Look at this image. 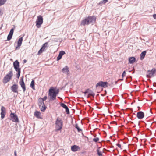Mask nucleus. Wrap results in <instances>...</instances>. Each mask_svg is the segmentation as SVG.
<instances>
[{"mask_svg": "<svg viewBox=\"0 0 156 156\" xmlns=\"http://www.w3.org/2000/svg\"><path fill=\"white\" fill-rule=\"evenodd\" d=\"M59 92V89H56L55 88L53 87H51L49 89L48 91V95L50 97V99L52 101L56 99V97L58 94Z\"/></svg>", "mask_w": 156, "mask_h": 156, "instance_id": "nucleus-1", "label": "nucleus"}, {"mask_svg": "<svg viewBox=\"0 0 156 156\" xmlns=\"http://www.w3.org/2000/svg\"><path fill=\"white\" fill-rule=\"evenodd\" d=\"M96 20V18L94 16H89L81 21L80 25L83 26L86 25H88L95 22Z\"/></svg>", "mask_w": 156, "mask_h": 156, "instance_id": "nucleus-2", "label": "nucleus"}, {"mask_svg": "<svg viewBox=\"0 0 156 156\" xmlns=\"http://www.w3.org/2000/svg\"><path fill=\"white\" fill-rule=\"evenodd\" d=\"M62 121L59 117H58L55 122V127L56 130H60L62 128Z\"/></svg>", "mask_w": 156, "mask_h": 156, "instance_id": "nucleus-3", "label": "nucleus"}, {"mask_svg": "<svg viewBox=\"0 0 156 156\" xmlns=\"http://www.w3.org/2000/svg\"><path fill=\"white\" fill-rule=\"evenodd\" d=\"M10 120H11L12 122L16 123L20 121L17 115L14 113L11 112L10 115Z\"/></svg>", "mask_w": 156, "mask_h": 156, "instance_id": "nucleus-4", "label": "nucleus"}, {"mask_svg": "<svg viewBox=\"0 0 156 156\" xmlns=\"http://www.w3.org/2000/svg\"><path fill=\"white\" fill-rule=\"evenodd\" d=\"M43 22V18L40 15L37 17V19L36 22V26L38 28L40 27L41 25Z\"/></svg>", "mask_w": 156, "mask_h": 156, "instance_id": "nucleus-5", "label": "nucleus"}, {"mask_svg": "<svg viewBox=\"0 0 156 156\" xmlns=\"http://www.w3.org/2000/svg\"><path fill=\"white\" fill-rule=\"evenodd\" d=\"M108 85V83L106 82L100 81L96 85V87H97L98 86H101L104 88H106Z\"/></svg>", "mask_w": 156, "mask_h": 156, "instance_id": "nucleus-6", "label": "nucleus"}, {"mask_svg": "<svg viewBox=\"0 0 156 156\" xmlns=\"http://www.w3.org/2000/svg\"><path fill=\"white\" fill-rule=\"evenodd\" d=\"M13 66L16 71L21 70L20 68V63L17 60H16L13 62Z\"/></svg>", "mask_w": 156, "mask_h": 156, "instance_id": "nucleus-7", "label": "nucleus"}, {"mask_svg": "<svg viewBox=\"0 0 156 156\" xmlns=\"http://www.w3.org/2000/svg\"><path fill=\"white\" fill-rule=\"evenodd\" d=\"M18 86L17 84H14L11 87V90L12 92L14 93H18Z\"/></svg>", "mask_w": 156, "mask_h": 156, "instance_id": "nucleus-8", "label": "nucleus"}, {"mask_svg": "<svg viewBox=\"0 0 156 156\" xmlns=\"http://www.w3.org/2000/svg\"><path fill=\"white\" fill-rule=\"evenodd\" d=\"M1 118L2 119H4L5 117L6 114V109L4 106H2L1 108Z\"/></svg>", "mask_w": 156, "mask_h": 156, "instance_id": "nucleus-9", "label": "nucleus"}, {"mask_svg": "<svg viewBox=\"0 0 156 156\" xmlns=\"http://www.w3.org/2000/svg\"><path fill=\"white\" fill-rule=\"evenodd\" d=\"M23 40V38L22 37H21L19 38V39L17 41V46L15 48V50H17L18 49H19L20 48V47L22 44Z\"/></svg>", "mask_w": 156, "mask_h": 156, "instance_id": "nucleus-10", "label": "nucleus"}, {"mask_svg": "<svg viewBox=\"0 0 156 156\" xmlns=\"http://www.w3.org/2000/svg\"><path fill=\"white\" fill-rule=\"evenodd\" d=\"M62 72L66 73L68 76H69L70 74V72L68 67L66 66L63 68L62 70Z\"/></svg>", "mask_w": 156, "mask_h": 156, "instance_id": "nucleus-11", "label": "nucleus"}, {"mask_svg": "<svg viewBox=\"0 0 156 156\" xmlns=\"http://www.w3.org/2000/svg\"><path fill=\"white\" fill-rule=\"evenodd\" d=\"M144 116V114L142 111H139L137 113V117L140 119H142Z\"/></svg>", "mask_w": 156, "mask_h": 156, "instance_id": "nucleus-12", "label": "nucleus"}, {"mask_svg": "<svg viewBox=\"0 0 156 156\" xmlns=\"http://www.w3.org/2000/svg\"><path fill=\"white\" fill-rule=\"evenodd\" d=\"M148 72H149V74L147 75V78H150L151 76H153V75L156 72V70L152 69L151 70H148Z\"/></svg>", "mask_w": 156, "mask_h": 156, "instance_id": "nucleus-13", "label": "nucleus"}, {"mask_svg": "<svg viewBox=\"0 0 156 156\" xmlns=\"http://www.w3.org/2000/svg\"><path fill=\"white\" fill-rule=\"evenodd\" d=\"M65 54V52L63 51H60L58 56L57 58V60L58 61L62 58V56Z\"/></svg>", "mask_w": 156, "mask_h": 156, "instance_id": "nucleus-14", "label": "nucleus"}, {"mask_svg": "<svg viewBox=\"0 0 156 156\" xmlns=\"http://www.w3.org/2000/svg\"><path fill=\"white\" fill-rule=\"evenodd\" d=\"M80 149V147L76 145H73L71 147V150L74 152L79 151Z\"/></svg>", "mask_w": 156, "mask_h": 156, "instance_id": "nucleus-15", "label": "nucleus"}, {"mask_svg": "<svg viewBox=\"0 0 156 156\" xmlns=\"http://www.w3.org/2000/svg\"><path fill=\"white\" fill-rule=\"evenodd\" d=\"M10 79H9L8 77H7L6 76L4 77L2 82L4 84L8 82L10 80Z\"/></svg>", "mask_w": 156, "mask_h": 156, "instance_id": "nucleus-16", "label": "nucleus"}, {"mask_svg": "<svg viewBox=\"0 0 156 156\" xmlns=\"http://www.w3.org/2000/svg\"><path fill=\"white\" fill-rule=\"evenodd\" d=\"M136 60V58L134 57H130L129 58V62L130 64H133L134 63Z\"/></svg>", "mask_w": 156, "mask_h": 156, "instance_id": "nucleus-17", "label": "nucleus"}, {"mask_svg": "<svg viewBox=\"0 0 156 156\" xmlns=\"http://www.w3.org/2000/svg\"><path fill=\"white\" fill-rule=\"evenodd\" d=\"M38 105L39 107H40L41 105H42L44 104V101L42 99V98H40L38 100Z\"/></svg>", "mask_w": 156, "mask_h": 156, "instance_id": "nucleus-18", "label": "nucleus"}, {"mask_svg": "<svg viewBox=\"0 0 156 156\" xmlns=\"http://www.w3.org/2000/svg\"><path fill=\"white\" fill-rule=\"evenodd\" d=\"M146 53V51H144L141 53L140 54V59L141 60H142L145 57V56Z\"/></svg>", "mask_w": 156, "mask_h": 156, "instance_id": "nucleus-19", "label": "nucleus"}, {"mask_svg": "<svg viewBox=\"0 0 156 156\" xmlns=\"http://www.w3.org/2000/svg\"><path fill=\"white\" fill-rule=\"evenodd\" d=\"M13 75V74L12 73V70H11L5 76L8 77L9 79H11Z\"/></svg>", "mask_w": 156, "mask_h": 156, "instance_id": "nucleus-20", "label": "nucleus"}, {"mask_svg": "<svg viewBox=\"0 0 156 156\" xmlns=\"http://www.w3.org/2000/svg\"><path fill=\"white\" fill-rule=\"evenodd\" d=\"M34 116L38 118H40L41 115V113L40 112L38 111H36L34 113Z\"/></svg>", "mask_w": 156, "mask_h": 156, "instance_id": "nucleus-21", "label": "nucleus"}, {"mask_svg": "<svg viewBox=\"0 0 156 156\" xmlns=\"http://www.w3.org/2000/svg\"><path fill=\"white\" fill-rule=\"evenodd\" d=\"M21 87L23 89V91L24 92H25L26 91V86L25 84L24 83H19Z\"/></svg>", "mask_w": 156, "mask_h": 156, "instance_id": "nucleus-22", "label": "nucleus"}, {"mask_svg": "<svg viewBox=\"0 0 156 156\" xmlns=\"http://www.w3.org/2000/svg\"><path fill=\"white\" fill-rule=\"evenodd\" d=\"M41 111L44 112L46 109L47 107L45 106V104L42 105L40 107H39Z\"/></svg>", "mask_w": 156, "mask_h": 156, "instance_id": "nucleus-23", "label": "nucleus"}, {"mask_svg": "<svg viewBox=\"0 0 156 156\" xmlns=\"http://www.w3.org/2000/svg\"><path fill=\"white\" fill-rule=\"evenodd\" d=\"M34 80H32L31 82L30 87L33 90H35V85H34Z\"/></svg>", "mask_w": 156, "mask_h": 156, "instance_id": "nucleus-24", "label": "nucleus"}, {"mask_svg": "<svg viewBox=\"0 0 156 156\" xmlns=\"http://www.w3.org/2000/svg\"><path fill=\"white\" fill-rule=\"evenodd\" d=\"M89 95L92 96L93 98H94V97L95 95V93L91 90H89Z\"/></svg>", "mask_w": 156, "mask_h": 156, "instance_id": "nucleus-25", "label": "nucleus"}, {"mask_svg": "<svg viewBox=\"0 0 156 156\" xmlns=\"http://www.w3.org/2000/svg\"><path fill=\"white\" fill-rule=\"evenodd\" d=\"M45 50V49L44 48H43V47H41L40 50L38 51V55H40L41 53L43 51Z\"/></svg>", "mask_w": 156, "mask_h": 156, "instance_id": "nucleus-26", "label": "nucleus"}, {"mask_svg": "<svg viewBox=\"0 0 156 156\" xmlns=\"http://www.w3.org/2000/svg\"><path fill=\"white\" fill-rule=\"evenodd\" d=\"M6 1V0H0V6L3 5Z\"/></svg>", "mask_w": 156, "mask_h": 156, "instance_id": "nucleus-27", "label": "nucleus"}, {"mask_svg": "<svg viewBox=\"0 0 156 156\" xmlns=\"http://www.w3.org/2000/svg\"><path fill=\"white\" fill-rule=\"evenodd\" d=\"M108 1V0H103L102 1H101L99 3V5H102V4H105Z\"/></svg>", "mask_w": 156, "mask_h": 156, "instance_id": "nucleus-28", "label": "nucleus"}, {"mask_svg": "<svg viewBox=\"0 0 156 156\" xmlns=\"http://www.w3.org/2000/svg\"><path fill=\"white\" fill-rule=\"evenodd\" d=\"M75 127V128L77 129V131H78V132H80V131H82V129L79 127V126H78V125L77 124H76Z\"/></svg>", "mask_w": 156, "mask_h": 156, "instance_id": "nucleus-29", "label": "nucleus"}, {"mask_svg": "<svg viewBox=\"0 0 156 156\" xmlns=\"http://www.w3.org/2000/svg\"><path fill=\"white\" fill-rule=\"evenodd\" d=\"M12 35H13L9 34L7 36V40L8 41L10 40L12 38Z\"/></svg>", "mask_w": 156, "mask_h": 156, "instance_id": "nucleus-30", "label": "nucleus"}, {"mask_svg": "<svg viewBox=\"0 0 156 156\" xmlns=\"http://www.w3.org/2000/svg\"><path fill=\"white\" fill-rule=\"evenodd\" d=\"M17 72V77L19 79L20 76V74L21 73V70H20L19 71H16Z\"/></svg>", "mask_w": 156, "mask_h": 156, "instance_id": "nucleus-31", "label": "nucleus"}, {"mask_svg": "<svg viewBox=\"0 0 156 156\" xmlns=\"http://www.w3.org/2000/svg\"><path fill=\"white\" fill-rule=\"evenodd\" d=\"M48 47V42H46L44 43L42 45V47H43V48H45Z\"/></svg>", "mask_w": 156, "mask_h": 156, "instance_id": "nucleus-32", "label": "nucleus"}, {"mask_svg": "<svg viewBox=\"0 0 156 156\" xmlns=\"http://www.w3.org/2000/svg\"><path fill=\"white\" fill-rule=\"evenodd\" d=\"M60 105L61 106L64 108H65L67 107L66 105L65 104L63 103H60Z\"/></svg>", "mask_w": 156, "mask_h": 156, "instance_id": "nucleus-33", "label": "nucleus"}, {"mask_svg": "<svg viewBox=\"0 0 156 156\" xmlns=\"http://www.w3.org/2000/svg\"><path fill=\"white\" fill-rule=\"evenodd\" d=\"M97 154L99 156H102L101 152L99 151V150L98 149L97 150Z\"/></svg>", "mask_w": 156, "mask_h": 156, "instance_id": "nucleus-34", "label": "nucleus"}, {"mask_svg": "<svg viewBox=\"0 0 156 156\" xmlns=\"http://www.w3.org/2000/svg\"><path fill=\"white\" fill-rule=\"evenodd\" d=\"M64 109L66 110V113L67 114H69V109L68 107H67L66 108H65Z\"/></svg>", "mask_w": 156, "mask_h": 156, "instance_id": "nucleus-35", "label": "nucleus"}, {"mask_svg": "<svg viewBox=\"0 0 156 156\" xmlns=\"http://www.w3.org/2000/svg\"><path fill=\"white\" fill-rule=\"evenodd\" d=\"M99 140V138L97 137L96 138H94L93 139V141L95 142L96 143L98 142Z\"/></svg>", "mask_w": 156, "mask_h": 156, "instance_id": "nucleus-36", "label": "nucleus"}, {"mask_svg": "<svg viewBox=\"0 0 156 156\" xmlns=\"http://www.w3.org/2000/svg\"><path fill=\"white\" fill-rule=\"evenodd\" d=\"M13 32H14V29L13 28H12L10 30V31L9 32V34H11L12 35H13Z\"/></svg>", "mask_w": 156, "mask_h": 156, "instance_id": "nucleus-37", "label": "nucleus"}, {"mask_svg": "<svg viewBox=\"0 0 156 156\" xmlns=\"http://www.w3.org/2000/svg\"><path fill=\"white\" fill-rule=\"evenodd\" d=\"M24 83L23 80V76H22L21 78L19 83Z\"/></svg>", "mask_w": 156, "mask_h": 156, "instance_id": "nucleus-38", "label": "nucleus"}, {"mask_svg": "<svg viewBox=\"0 0 156 156\" xmlns=\"http://www.w3.org/2000/svg\"><path fill=\"white\" fill-rule=\"evenodd\" d=\"M89 90H90L89 89H87L85 91L83 92V93L85 94H86L89 92Z\"/></svg>", "mask_w": 156, "mask_h": 156, "instance_id": "nucleus-39", "label": "nucleus"}, {"mask_svg": "<svg viewBox=\"0 0 156 156\" xmlns=\"http://www.w3.org/2000/svg\"><path fill=\"white\" fill-rule=\"evenodd\" d=\"M126 74V73L125 71H124L122 73V77H123L124 76H125Z\"/></svg>", "mask_w": 156, "mask_h": 156, "instance_id": "nucleus-40", "label": "nucleus"}, {"mask_svg": "<svg viewBox=\"0 0 156 156\" xmlns=\"http://www.w3.org/2000/svg\"><path fill=\"white\" fill-rule=\"evenodd\" d=\"M47 99V97L46 96H45L44 98H42V100H43V101H44L46 100V99Z\"/></svg>", "mask_w": 156, "mask_h": 156, "instance_id": "nucleus-41", "label": "nucleus"}, {"mask_svg": "<svg viewBox=\"0 0 156 156\" xmlns=\"http://www.w3.org/2000/svg\"><path fill=\"white\" fill-rule=\"evenodd\" d=\"M153 16L154 19L156 20V14H153Z\"/></svg>", "mask_w": 156, "mask_h": 156, "instance_id": "nucleus-42", "label": "nucleus"}, {"mask_svg": "<svg viewBox=\"0 0 156 156\" xmlns=\"http://www.w3.org/2000/svg\"><path fill=\"white\" fill-rule=\"evenodd\" d=\"M116 146H118L119 147L121 148V145L120 144H116Z\"/></svg>", "mask_w": 156, "mask_h": 156, "instance_id": "nucleus-43", "label": "nucleus"}, {"mask_svg": "<svg viewBox=\"0 0 156 156\" xmlns=\"http://www.w3.org/2000/svg\"><path fill=\"white\" fill-rule=\"evenodd\" d=\"M14 155L15 156H17L16 151H14Z\"/></svg>", "mask_w": 156, "mask_h": 156, "instance_id": "nucleus-44", "label": "nucleus"}, {"mask_svg": "<svg viewBox=\"0 0 156 156\" xmlns=\"http://www.w3.org/2000/svg\"><path fill=\"white\" fill-rule=\"evenodd\" d=\"M26 62H27V60H26L25 59L23 60V63H26Z\"/></svg>", "mask_w": 156, "mask_h": 156, "instance_id": "nucleus-45", "label": "nucleus"}, {"mask_svg": "<svg viewBox=\"0 0 156 156\" xmlns=\"http://www.w3.org/2000/svg\"><path fill=\"white\" fill-rule=\"evenodd\" d=\"M156 83L155 82L154 83H153V85L154 86H156Z\"/></svg>", "mask_w": 156, "mask_h": 156, "instance_id": "nucleus-46", "label": "nucleus"}, {"mask_svg": "<svg viewBox=\"0 0 156 156\" xmlns=\"http://www.w3.org/2000/svg\"><path fill=\"white\" fill-rule=\"evenodd\" d=\"M137 108H138V110H140V108H140V107H139V106H138V107H137Z\"/></svg>", "mask_w": 156, "mask_h": 156, "instance_id": "nucleus-47", "label": "nucleus"}, {"mask_svg": "<svg viewBox=\"0 0 156 156\" xmlns=\"http://www.w3.org/2000/svg\"><path fill=\"white\" fill-rule=\"evenodd\" d=\"M90 95H89V94H88V95L87 97V98H90Z\"/></svg>", "mask_w": 156, "mask_h": 156, "instance_id": "nucleus-48", "label": "nucleus"}, {"mask_svg": "<svg viewBox=\"0 0 156 156\" xmlns=\"http://www.w3.org/2000/svg\"><path fill=\"white\" fill-rule=\"evenodd\" d=\"M1 10H0V16H1Z\"/></svg>", "mask_w": 156, "mask_h": 156, "instance_id": "nucleus-49", "label": "nucleus"}, {"mask_svg": "<svg viewBox=\"0 0 156 156\" xmlns=\"http://www.w3.org/2000/svg\"><path fill=\"white\" fill-rule=\"evenodd\" d=\"M130 122V123H131V124L133 123V122L130 121V122Z\"/></svg>", "mask_w": 156, "mask_h": 156, "instance_id": "nucleus-50", "label": "nucleus"}, {"mask_svg": "<svg viewBox=\"0 0 156 156\" xmlns=\"http://www.w3.org/2000/svg\"><path fill=\"white\" fill-rule=\"evenodd\" d=\"M58 98L59 99H60L61 100H62V98H60V97H58Z\"/></svg>", "mask_w": 156, "mask_h": 156, "instance_id": "nucleus-51", "label": "nucleus"}, {"mask_svg": "<svg viewBox=\"0 0 156 156\" xmlns=\"http://www.w3.org/2000/svg\"><path fill=\"white\" fill-rule=\"evenodd\" d=\"M117 83V81H115V84H116Z\"/></svg>", "mask_w": 156, "mask_h": 156, "instance_id": "nucleus-52", "label": "nucleus"}, {"mask_svg": "<svg viewBox=\"0 0 156 156\" xmlns=\"http://www.w3.org/2000/svg\"><path fill=\"white\" fill-rule=\"evenodd\" d=\"M121 80H123V79H121Z\"/></svg>", "mask_w": 156, "mask_h": 156, "instance_id": "nucleus-53", "label": "nucleus"}]
</instances>
